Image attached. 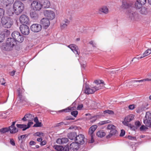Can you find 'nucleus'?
<instances>
[{
  "instance_id": "12",
  "label": "nucleus",
  "mask_w": 151,
  "mask_h": 151,
  "mask_svg": "<svg viewBox=\"0 0 151 151\" xmlns=\"http://www.w3.org/2000/svg\"><path fill=\"white\" fill-rule=\"evenodd\" d=\"M31 30L33 32H37L40 31L42 29V26L38 24H34L30 27Z\"/></svg>"
},
{
  "instance_id": "49",
  "label": "nucleus",
  "mask_w": 151,
  "mask_h": 151,
  "mask_svg": "<svg viewBox=\"0 0 151 151\" xmlns=\"http://www.w3.org/2000/svg\"><path fill=\"white\" fill-rule=\"evenodd\" d=\"M111 122V121L109 120H105L101 121L99 122V124L101 125H102L110 123Z\"/></svg>"
},
{
  "instance_id": "18",
  "label": "nucleus",
  "mask_w": 151,
  "mask_h": 151,
  "mask_svg": "<svg viewBox=\"0 0 151 151\" xmlns=\"http://www.w3.org/2000/svg\"><path fill=\"white\" fill-rule=\"evenodd\" d=\"M96 91L94 87L90 86L88 85H86L85 90V92L87 94H92Z\"/></svg>"
},
{
  "instance_id": "33",
  "label": "nucleus",
  "mask_w": 151,
  "mask_h": 151,
  "mask_svg": "<svg viewBox=\"0 0 151 151\" xmlns=\"http://www.w3.org/2000/svg\"><path fill=\"white\" fill-rule=\"evenodd\" d=\"M7 14L9 16H12L15 13L14 9L12 8H9L6 11Z\"/></svg>"
},
{
  "instance_id": "35",
  "label": "nucleus",
  "mask_w": 151,
  "mask_h": 151,
  "mask_svg": "<svg viewBox=\"0 0 151 151\" xmlns=\"http://www.w3.org/2000/svg\"><path fill=\"white\" fill-rule=\"evenodd\" d=\"M128 16L131 19H134L136 14L133 11L129 12L128 14Z\"/></svg>"
},
{
  "instance_id": "34",
  "label": "nucleus",
  "mask_w": 151,
  "mask_h": 151,
  "mask_svg": "<svg viewBox=\"0 0 151 151\" xmlns=\"http://www.w3.org/2000/svg\"><path fill=\"white\" fill-rule=\"evenodd\" d=\"M148 12V10L145 7H142L140 11V12L141 14L144 15L147 14Z\"/></svg>"
},
{
  "instance_id": "22",
  "label": "nucleus",
  "mask_w": 151,
  "mask_h": 151,
  "mask_svg": "<svg viewBox=\"0 0 151 151\" xmlns=\"http://www.w3.org/2000/svg\"><path fill=\"white\" fill-rule=\"evenodd\" d=\"M70 21L68 19H65L62 21L60 27L62 29L66 28L68 25L69 24Z\"/></svg>"
},
{
  "instance_id": "51",
  "label": "nucleus",
  "mask_w": 151,
  "mask_h": 151,
  "mask_svg": "<svg viewBox=\"0 0 151 151\" xmlns=\"http://www.w3.org/2000/svg\"><path fill=\"white\" fill-rule=\"evenodd\" d=\"M71 114L74 117H76L78 114V112L77 111H73L71 112Z\"/></svg>"
},
{
  "instance_id": "1",
  "label": "nucleus",
  "mask_w": 151,
  "mask_h": 151,
  "mask_svg": "<svg viewBox=\"0 0 151 151\" xmlns=\"http://www.w3.org/2000/svg\"><path fill=\"white\" fill-rule=\"evenodd\" d=\"M13 39L12 38H8L6 42L3 44L1 47V50L4 51H11L15 45Z\"/></svg>"
},
{
  "instance_id": "45",
  "label": "nucleus",
  "mask_w": 151,
  "mask_h": 151,
  "mask_svg": "<svg viewBox=\"0 0 151 151\" xmlns=\"http://www.w3.org/2000/svg\"><path fill=\"white\" fill-rule=\"evenodd\" d=\"M151 53V51L150 50V49H148L147 50H146L145 52L143 54L144 57H145L146 56Z\"/></svg>"
},
{
  "instance_id": "32",
  "label": "nucleus",
  "mask_w": 151,
  "mask_h": 151,
  "mask_svg": "<svg viewBox=\"0 0 151 151\" xmlns=\"http://www.w3.org/2000/svg\"><path fill=\"white\" fill-rule=\"evenodd\" d=\"M1 20V22L3 26L8 22V20H10L11 19L8 17H4L2 18Z\"/></svg>"
},
{
  "instance_id": "52",
  "label": "nucleus",
  "mask_w": 151,
  "mask_h": 151,
  "mask_svg": "<svg viewBox=\"0 0 151 151\" xmlns=\"http://www.w3.org/2000/svg\"><path fill=\"white\" fill-rule=\"evenodd\" d=\"M41 124V123L38 122H36V124L34 125L33 127H40L42 126Z\"/></svg>"
},
{
  "instance_id": "10",
  "label": "nucleus",
  "mask_w": 151,
  "mask_h": 151,
  "mask_svg": "<svg viewBox=\"0 0 151 151\" xmlns=\"http://www.w3.org/2000/svg\"><path fill=\"white\" fill-rule=\"evenodd\" d=\"M72 51L76 55V56H78L80 53L78 47L76 45L73 44H70L68 46Z\"/></svg>"
},
{
  "instance_id": "24",
  "label": "nucleus",
  "mask_w": 151,
  "mask_h": 151,
  "mask_svg": "<svg viewBox=\"0 0 151 151\" xmlns=\"http://www.w3.org/2000/svg\"><path fill=\"white\" fill-rule=\"evenodd\" d=\"M40 2L42 7L43 6L45 8H48L50 6V2L48 0H42Z\"/></svg>"
},
{
  "instance_id": "61",
  "label": "nucleus",
  "mask_w": 151,
  "mask_h": 151,
  "mask_svg": "<svg viewBox=\"0 0 151 151\" xmlns=\"http://www.w3.org/2000/svg\"><path fill=\"white\" fill-rule=\"evenodd\" d=\"M144 57V55L142 54L140 57H139L137 58H134L132 60V61H133V60L135 59H137V60H139V59H140L142 58H143Z\"/></svg>"
},
{
  "instance_id": "57",
  "label": "nucleus",
  "mask_w": 151,
  "mask_h": 151,
  "mask_svg": "<svg viewBox=\"0 0 151 151\" xmlns=\"http://www.w3.org/2000/svg\"><path fill=\"white\" fill-rule=\"evenodd\" d=\"M144 110V108L142 107L138 108L137 109V110L136 112L137 113H139L140 112Z\"/></svg>"
},
{
  "instance_id": "43",
  "label": "nucleus",
  "mask_w": 151,
  "mask_h": 151,
  "mask_svg": "<svg viewBox=\"0 0 151 151\" xmlns=\"http://www.w3.org/2000/svg\"><path fill=\"white\" fill-rule=\"evenodd\" d=\"M100 11L104 14H107L108 12V9L106 7L104 6L100 9Z\"/></svg>"
},
{
  "instance_id": "47",
  "label": "nucleus",
  "mask_w": 151,
  "mask_h": 151,
  "mask_svg": "<svg viewBox=\"0 0 151 151\" xmlns=\"http://www.w3.org/2000/svg\"><path fill=\"white\" fill-rule=\"evenodd\" d=\"M71 110V109L70 107H68L65 109L59 111H58L60 112H69Z\"/></svg>"
},
{
  "instance_id": "37",
  "label": "nucleus",
  "mask_w": 151,
  "mask_h": 151,
  "mask_svg": "<svg viewBox=\"0 0 151 151\" xmlns=\"http://www.w3.org/2000/svg\"><path fill=\"white\" fill-rule=\"evenodd\" d=\"M12 24L13 22L11 21V19L10 20H8V22L3 26L5 28H9L11 27Z\"/></svg>"
},
{
  "instance_id": "56",
  "label": "nucleus",
  "mask_w": 151,
  "mask_h": 151,
  "mask_svg": "<svg viewBox=\"0 0 151 151\" xmlns=\"http://www.w3.org/2000/svg\"><path fill=\"white\" fill-rule=\"evenodd\" d=\"M9 142L10 144L13 146L15 145V142L14 139L12 138L10 139Z\"/></svg>"
},
{
  "instance_id": "6",
  "label": "nucleus",
  "mask_w": 151,
  "mask_h": 151,
  "mask_svg": "<svg viewBox=\"0 0 151 151\" xmlns=\"http://www.w3.org/2000/svg\"><path fill=\"white\" fill-rule=\"evenodd\" d=\"M43 13L45 16L47 17V19L49 20H52L55 17V13L51 10H44Z\"/></svg>"
},
{
  "instance_id": "63",
  "label": "nucleus",
  "mask_w": 151,
  "mask_h": 151,
  "mask_svg": "<svg viewBox=\"0 0 151 151\" xmlns=\"http://www.w3.org/2000/svg\"><path fill=\"white\" fill-rule=\"evenodd\" d=\"M125 132L124 130H121V133L120 134V136L121 137H122L125 135Z\"/></svg>"
},
{
  "instance_id": "14",
  "label": "nucleus",
  "mask_w": 151,
  "mask_h": 151,
  "mask_svg": "<svg viewBox=\"0 0 151 151\" xmlns=\"http://www.w3.org/2000/svg\"><path fill=\"white\" fill-rule=\"evenodd\" d=\"M18 96L20 101L23 103L24 104L29 105L30 104V102L24 97L22 96L21 93L20 92L19 89L18 90Z\"/></svg>"
},
{
  "instance_id": "48",
  "label": "nucleus",
  "mask_w": 151,
  "mask_h": 151,
  "mask_svg": "<svg viewBox=\"0 0 151 151\" xmlns=\"http://www.w3.org/2000/svg\"><path fill=\"white\" fill-rule=\"evenodd\" d=\"M104 113L105 114H114V112L112 110H106L104 111Z\"/></svg>"
},
{
  "instance_id": "21",
  "label": "nucleus",
  "mask_w": 151,
  "mask_h": 151,
  "mask_svg": "<svg viewBox=\"0 0 151 151\" xmlns=\"http://www.w3.org/2000/svg\"><path fill=\"white\" fill-rule=\"evenodd\" d=\"M13 1L14 0H1V4L4 7L8 6L9 7Z\"/></svg>"
},
{
  "instance_id": "58",
  "label": "nucleus",
  "mask_w": 151,
  "mask_h": 151,
  "mask_svg": "<svg viewBox=\"0 0 151 151\" xmlns=\"http://www.w3.org/2000/svg\"><path fill=\"white\" fill-rule=\"evenodd\" d=\"M128 138L131 140H136V137H133L130 135H129L127 137Z\"/></svg>"
},
{
  "instance_id": "50",
  "label": "nucleus",
  "mask_w": 151,
  "mask_h": 151,
  "mask_svg": "<svg viewBox=\"0 0 151 151\" xmlns=\"http://www.w3.org/2000/svg\"><path fill=\"white\" fill-rule=\"evenodd\" d=\"M35 136L38 137L43 136L44 134L42 132H37L35 134Z\"/></svg>"
},
{
  "instance_id": "42",
  "label": "nucleus",
  "mask_w": 151,
  "mask_h": 151,
  "mask_svg": "<svg viewBox=\"0 0 151 151\" xmlns=\"http://www.w3.org/2000/svg\"><path fill=\"white\" fill-rule=\"evenodd\" d=\"M53 148L57 151H62L63 147L62 146L55 145L54 146Z\"/></svg>"
},
{
  "instance_id": "26",
  "label": "nucleus",
  "mask_w": 151,
  "mask_h": 151,
  "mask_svg": "<svg viewBox=\"0 0 151 151\" xmlns=\"http://www.w3.org/2000/svg\"><path fill=\"white\" fill-rule=\"evenodd\" d=\"M68 138L65 137L62 138H59L56 140V142L59 144H62L66 143L68 142Z\"/></svg>"
},
{
  "instance_id": "64",
  "label": "nucleus",
  "mask_w": 151,
  "mask_h": 151,
  "mask_svg": "<svg viewBox=\"0 0 151 151\" xmlns=\"http://www.w3.org/2000/svg\"><path fill=\"white\" fill-rule=\"evenodd\" d=\"M83 107V105L82 104H81L80 105H79L78 106L77 108V109L78 110H81V109Z\"/></svg>"
},
{
  "instance_id": "38",
  "label": "nucleus",
  "mask_w": 151,
  "mask_h": 151,
  "mask_svg": "<svg viewBox=\"0 0 151 151\" xmlns=\"http://www.w3.org/2000/svg\"><path fill=\"white\" fill-rule=\"evenodd\" d=\"M142 5L139 1L138 0H137L135 3V7L137 9H140Z\"/></svg>"
},
{
  "instance_id": "9",
  "label": "nucleus",
  "mask_w": 151,
  "mask_h": 151,
  "mask_svg": "<svg viewBox=\"0 0 151 151\" xmlns=\"http://www.w3.org/2000/svg\"><path fill=\"white\" fill-rule=\"evenodd\" d=\"M134 118V115L133 114H130L125 117L124 121L123 122V124L126 126H129V122L132 120Z\"/></svg>"
},
{
  "instance_id": "8",
  "label": "nucleus",
  "mask_w": 151,
  "mask_h": 151,
  "mask_svg": "<svg viewBox=\"0 0 151 151\" xmlns=\"http://www.w3.org/2000/svg\"><path fill=\"white\" fill-rule=\"evenodd\" d=\"M19 21L23 24H28L29 22V19L27 15L23 14L20 16L19 18Z\"/></svg>"
},
{
  "instance_id": "31",
  "label": "nucleus",
  "mask_w": 151,
  "mask_h": 151,
  "mask_svg": "<svg viewBox=\"0 0 151 151\" xmlns=\"http://www.w3.org/2000/svg\"><path fill=\"white\" fill-rule=\"evenodd\" d=\"M117 133L116 128L110 130L109 134L106 136L107 138H109L112 136L115 135Z\"/></svg>"
},
{
  "instance_id": "44",
  "label": "nucleus",
  "mask_w": 151,
  "mask_h": 151,
  "mask_svg": "<svg viewBox=\"0 0 151 151\" xmlns=\"http://www.w3.org/2000/svg\"><path fill=\"white\" fill-rule=\"evenodd\" d=\"M9 131V129L8 127H6L2 128L0 130V132L2 133H5Z\"/></svg>"
},
{
  "instance_id": "53",
  "label": "nucleus",
  "mask_w": 151,
  "mask_h": 151,
  "mask_svg": "<svg viewBox=\"0 0 151 151\" xmlns=\"http://www.w3.org/2000/svg\"><path fill=\"white\" fill-rule=\"evenodd\" d=\"M90 44L93 47H96V44L95 42L93 40H91L89 42Z\"/></svg>"
},
{
  "instance_id": "30",
  "label": "nucleus",
  "mask_w": 151,
  "mask_h": 151,
  "mask_svg": "<svg viewBox=\"0 0 151 151\" xmlns=\"http://www.w3.org/2000/svg\"><path fill=\"white\" fill-rule=\"evenodd\" d=\"M9 131L11 134H14L17 132L18 129L15 127H9Z\"/></svg>"
},
{
  "instance_id": "62",
  "label": "nucleus",
  "mask_w": 151,
  "mask_h": 151,
  "mask_svg": "<svg viewBox=\"0 0 151 151\" xmlns=\"http://www.w3.org/2000/svg\"><path fill=\"white\" fill-rule=\"evenodd\" d=\"M141 4L142 5H144L145 4L147 0H138Z\"/></svg>"
},
{
  "instance_id": "55",
  "label": "nucleus",
  "mask_w": 151,
  "mask_h": 151,
  "mask_svg": "<svg viewBox=\"0 0 151 151\" xmlns=\"http://www.w3.org/2000/svg\"><path fill=\"white\" fill-rule=\"evenodd\" d=\"M94 82L96 84V85L98 84H102V83H104V82L102 80H96Z\"/></svg>"
},
{
  "instance_id": "59",
  "label": "nucleus",
  "mask_w": 151,
  "mask_h": 151,
  "mask_svg": "<svg viewBox=\"0 0 151 151\" xmlns=\"http://www.w3.org/2000/svg\"><path fill=\"white\" fill-rule=\"evenodd\" d=\"M33 124V122L32 121H28V123L27 124V128H29L31 125H32Z\"/></svg>"
},
{
  "instance_id": "54",
  "label": "nucleus",
  "mask_w": 151,
  "mask_h": 151,
  "mask_svg": "<svg viewBox=\"0 0 151 151\" xmlns=\"http://www.w3.org/2000/svg\"><path fill=\"white\" fill-rule=\"evenodd\" d=\"M4 10L2 8H0V18L4 15Z\"/></svg>"
},
{
  "instance_id": "11",
  "label": "nucleus",
  "mask_w": 151,
  "mask_h": 151,
  "mask_svg": "<svg viewBox=\"0 0 151 151\" xmlns=\"http://www.w3.org/2000/svg\"><path fill=\"white\" fill-rule=\"evenodd\" d=\"M19 29L22 33L24 35H27L29 33V28L26 25H21Z\"/></svg>"
},
{
  "instance_id": "13",
  "label": "nucleus",
  "mask_w": 151,
  "mask_h": 151,
  "mask_svg": "<svg viewBox=\"0 0 151 151\" xmlns=\"http://www.w3.org/2000/svg\"><path fill=\"white\" fill-rule=\"evenodd\" d=\"M18 96L20 101L23 103L24 104L29 105L30 104V102L24 97L22 96L21 93L20 92L19 89L18 90Z\"/></svg>"
},
{
  "instance_id": "60",
  "label": "nucleus",
  "mask_w": 151,
  "mask_h": 151,
  "mask_svg": "<svg viewBox=\"0 0 151 151\" xmlns=\"http://www.w3.org/2000/svg\"><path fill=\"white\" fill-rule=\"evenodd\" d=\"M129 108L130 110H133L135 108V106L134 104H132L129 106Z\"/></svg>"
},
{
  "instance_id": "46",
  "label": "nucleus",
  "mask_w": 151,
  "mask_h": 151,
  "mask_svg": "<svg viewBox=\"0 0 151 151\" xmlns=\"http://www.w3.org/2000/svg\"><path fill=\"white\" fill-rule=\"evenodd\" d=\"M116 128V127L115 126L111 124H109L107 127V129L110 130H113V129H115Z\"/></svg>"
},
{
  "instance_id": "16",
  "label": "nucleus",
  "mask_w": 151,
  "mask_h": 151,
  "mask_svg": "<svg viewBox=\"0 0 151 151\" xmlns=\"http://www.w3.org/2000/svg\"><path fill=\"white\" fill-rule=\"evenodd\" d=\"M18 96L20 101L23 103L24 104L29 105L30 104V102L24 97L22 96L21 93L20 92L19 89L18 90Z\"/></svg>"
},
{
  "instance_id": "20",
  "label": "nucleus",
  "mask_w": 151,
  "mask_h": 151,
  "mask_svg": "<svg viewBox=\"0 0 151 151\" xmlns=\"http://www.w3.org/2000/svg\"><path fill=\"white\" fill-rule=\"evenodd\" d=\"M79 145L76 142H73L70 144L68 147L70 151H77L79 148Z\"/></svg>"
},
{
  "instance_id": "4",
  "label": "nucleus",
  "mask_w": 151,
  "mask_h": 151,
  "mask_svg": "<svg viewBox=\"0 0 151 151\" xmlns=\"http://www.w3.org/2000/svg\"><path fill=\"white\" fill-rule=\"evenodd\" d=\"M31 9L34 11H38L41 10L42 5L41 2L38 0L33 1L31 4Z\"/></svg>"
},
{
  "instance_id": "29",
  "label": "nucleus",
  "mask_w": 151,
  "mask_h": 151,
  "mask_svg": "<svg viewBox=\"0 0 151 151\" xmlns=\"http://www.w3.org/2000/svg\"><path fill=\"white\" fill-rule=\"evenodd\" d=\"M76 135V133L75 132H73L69 133L68 134V138L70 140L74 139L75 140Z\"/></svg>"
},
{
  "instance_id": "19",
  "label": "nucleus",
  "mask_w": 151,
  "mask_h": 151,
  "mask_svg": "<svg viewBox=\"0 0 151 151\" xmlns=\"http://www.w3.org/2000/svg\"><path fill=\"white\" fill-rule=\"evenodd\" d=\"M49 20L47 18H44L41 20L40 23L45 29H46L49 26L50 22Z\"/></svg>"
},
{
  "instance_id": "41",
  "label": "nucleus",
  "mask_w": 151,
  "mask_h": 151,
  "mask_svg": "<svg viewBox=\"0 0 151 151\" xmlns=\"http://www.w3.org/2000/svg\"><path fill=\"white\" fill-rule=\"evenodd\" d=\"M106 134L105 132L103 131H98L96 133V135L99 137H104Z\"/></svg>"
},
{
  "instance_id": "2",
  "label": "nucleus",
  "mask_w": 151,
  "mask_h": 151,
  "mask_svg": "<svg viewBox=\"0 0 151 151\" xmlns=\"http://www.w3.org/2000/svg\"><path fill=\"white\" fill-rule=\"evenodd\" d=\"M14 9L15 13L18 15L21 13L24 9V4L21 1L19 0L15 1L13 4Z\"/></svg>"
},
{
  "instance_id": "5",
  "label": "nucleus",
  "mask_w": 151,
  "mask_h": 151,
  "mask_svg": "<svg viewBox=\"0 0 151 151\" xmlns=\"http://www.w3.org/2000/svg\"><path fill=\"white\" fill-rule=\"evenodd\" d=\"M97 127V126L96 125H94L90 127L89 129L88 134L91 137V139L89 140V142L90 143H93L94 142V132Z\"/></svg>"
},
{
  "instance_id": "28",
  "label": "nucleus",
  "mask_w": 151,
  "mask_h": 151,
  "mask_svg": "<svg viewBox=\"0 0 151 151\" xmlns=\"http://www.w3.org/2000/svg\"><path fill=\"white\" fill-rule=\"evenodd\" d=\"M84 59L82 57H80L78 59L79 61L81 64L82 69H84L86 65V62L84 60Z\"/></svg>"
},
{
  "instance_id": "25",
  "label": "nucleus",
  "mask_w": 151,
  "mask_h": 151,
  "mask_svg": "<svg viewBox=\"0 0 151 151\" xmlns=\"http://www.w3.org/2000/svg\"><path fill=\"white\" fill-rule=\"evenodd\" d=\"M9 34V31L7 29H5L2 34H0V42H2L3 40H4L5 36H6Z\"/></svg>"
},
{
  "instance_id": "36",
  "label": "nucleus",
  "mask_w": 151,
  "mask_h": 151,
  "mask_svg": "<svg viewBox=\"0 0 151 151\" xmlns=\"http://www.w3.org/2000/svg\"><path fill=\"white\" fill-rule=\"evenodd\" d=\"M151 81V79H149L148 78H146L145 79L139 80H134L132 81V82L133 83H136L139 82L140 83L142 82H145L146 81Z\"/></svg>"
},
{
  "instance_id": "39",
  "label": "nucleus",
  "mask_w": 151,
  "mask_h": 151,
  "mask_svg": "<svg viewBox=\"0 0 151 151\" xmlns=\"http://www.w3.org/2000/svg\"><path fill=\"white\" fill-rule=\"evenodd\" d=\"M16 126L18 128L22 129L23 131H25L27 129V125L25 124H17L16 125Z\"/></svg>"
},
{
  "instance_id": "40",
  "label": "nucleus",
  "mask_w": 151,
  "mask_h": 151,
  "mask_svg": "<svg viewBox=\"0 0 151 151\" xmlns=\"http://www.w3.org/2000/svg\"><path fill=\"white\" fill-rule=\"evenodd\" d=\"M104 85V83H102V84H98L96 85V86H93L95 89H96V91L102 88L103 87Z\"/></svg>"
},
{
  "instance_id": "3",
  "label": "nucleus",
  "mask_w": 151,
  "mask_h": 151,
  "mask_svg": "<svg viewBox=\"0 0 151 151\" xmlns=\"http://www.w3.org/2000/svg\"><path fill=\"white\" fill-rule=\"evenodd\" d=\"M12 39H13L14 40V44L17 42H22L24 40L23 37L17 31H15L13 32L12 34Z\"/></svg>"
},
{
  "instance_id": "7",
  "label": "nucleus",
  "mask_w": 151,
  "mask_h": 151,
  "mask_svg": "<svg viewBox=\"0 0 151 151\" xmlns=\"http://www.w3.org/2000/svg\"><path fill=\"white\" fill-rule=\"evenodd\" d=\"M144 123L148 127H151V113L147 112L146 113Z\"/></svg>"
},
{
  "instance_id": "17",
  "label": "nucleus",
  "mask_w": 151,
  "mask_h": 151,
  "mask_svg": "<svg viewBox=\"0 0 151 151\" xmlns=\"http://www.w3.org/2000/svg\"><path fill=\"white\" fill-rule=\"evenodd\" d=\"M84 136L82 134H80L77 136L76 135L75 141L76 143L78 145L79 144H83L84 143Z\"/></svg>"
},
{
  "instance_id": "27",
  "label": "nucleus",
  "mask_w": 151,
  "mask_h": 151,
  "mask_svg": "<svg viewBox=\"0 0 151 151\" xmlns=\"http://www.w3.org/2000/svg\"><path fill=\"white\" fill-rule=\"evenodd\" d=\"M30 16L31 18L34 20H37L39 18L38 13L35 11L30 13Z\"/></svg>"
},
{
  "instance_id": "15",
  "label": "nucleus",
  "mask_w": 151,
  "mask_h": 151,
  "mask_svg": "<svg viewBox=\"0 0 151 151\" xmlns=\"http://www.w3.org/2000/svg\"><path fill=\"white\" fill-rule=\"evenodd\" d=\"M18 96L20 101L23 103L24 104L29 105L30 104V102L24 97L22 96L21 93L20 92L19 89L18 90Z\"/></svg>"
},
{
  "instance_id": "23",
  "label": "nucleus",
  "mask_w": 151,
  "mask_h": 151,
  "mask_svg": "<svg viewBox=\"0 0 151 151\" xmlns=\"http://www.w3.org/2000/svg\"><path fill=\"white\" fill-rule=\"evenodd\" d=\"M34 119V116L31 114H26L24 117L22 119V120L24 121H32Z\"/></svg>"
}]
</instances>
